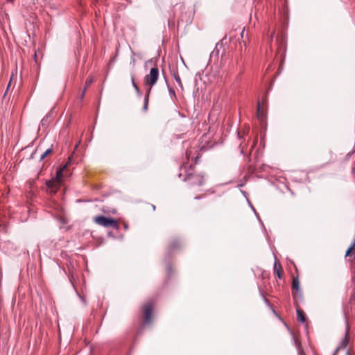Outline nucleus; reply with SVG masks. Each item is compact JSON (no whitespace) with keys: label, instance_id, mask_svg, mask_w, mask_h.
<instances>
[{"label":"nucleus","instance_id":"nucleus-1","mask_svg":"<svg viewBox=\"0 0 355 355\" xmlns=\"http://www.w3.org/2000/svg\"><path fill=\"white\" fill-rule=\"evenodd\" d=\"M180 171H184L185 175L183 179L184 181H187L191 185L202 186L204 184V177L200 174H193L191 165L190 168L187 170L186 166H182Z\"/></svg>","mask_w":355,"mask_h":355},{"label":"nucleus","instance_id":"nucleus-2","mask_svg":"<svg viewBox=\"0 0 355 355\" xmlns=\"http://www.w3.org/2000/svg\"><path fill=\"white\" fill-rule=\"evenodd\" d=\"M159 77V69L157 67H153L150 70V73L145 76V84L148 89H150L154 86Z\"/></svg>","mask_w":355,"mask_h":355},{"label":"nucleus","instance_id":"nucleus-3","mask_svg":"<svg viewBox=\"0 0 355 355\" xmlns=\"http://www.w3.org/2000/svg\"><path fill=\"white\" fill-rule=\"evenodd\" d=\"M94 221L103 227H112L114 228L118 227L117 222L111 218H107L103 216H98L95 217Z\"/></svg>","mask_w":355,"mask_h":355},{"label":"nucleus","instance_id":"nucleus-4","mask_svg":"<svg viewBox=\"0 0 355 355\" xmlns=\"http://www.w3.org/2000/svg\"><path fill=\"white\" fill-rule=\"evenodd\" d=\"M153 303L149 302L143 307V312L145 317V322L150 324L151 322V313L153 310Z\"/></svg>","mask_w":355,"mask_h":355},{"label":"nucleus","instance_id":"nucleus-5","mask_svg":"<svg viewBox=\"0 0 355 355\" xmlns=\"http://www.w3.org/2000/svg\"><path fill=\"white\" fill-rule=\"evenodd\" d=\"M297 317L299 321H300L302 323L305 322L306 317L302 310L297 309Z\"/></svg>","mask_w":355,"mask_h":355},{"label":"nucleus","instance_id":"nucleus-6","mask_svg":"<svg viewBox=\"0 0 355 355\" xmlns=\"http://www.w3.org/2000/svg\"><path fill=\"white\" fill-rule=\"evenodd\" d=\"M150 93V89H148V91L146 92V95H145L144 103V106H143V110L145 111V112L147 111V110H148V99H149Z\"/></svg>","mask_w":355,"mask_h":355},{"label":"nucleus","instance_id":"nucleus-7","mask_svg":"<svg viewBox=\"0 0 355 355\" xmlns=\"http://www.w3.org/2000/svg\"><path fill=\"white\" fill-rule=\"evenodd\" d=\"M173 78H174L175 80L176 81V83L178 84L179 87L182 89H183L182 83L181 81V78L178 72L173 73Z\"/></svg>","mask_w":355,"mask_h":355},{"label":"nucleus","instance_id":"nucleus-8","mask_svg":"<svg viewBox=\"0 0 355 355\" xmlns=\"http://www.w3.org/2000/svg\"><path fill=\"white\" fill-rule=\"evenodd\" d=\"M257 116L260 120H263V114L261 109V105H260L259 103H258V105H257Z\"/></svg>","mask_w":355,"mask_h":355},{"label":"nucleus","instance_id":"nucleus-9","mask_svg":"<svg viewBox=\"0 0 355 355\" xmlns=\"http://www.w3.org/2000/svg\"><path fill=\"white\" fill-rule=\"evenodd\" d=\"M131 80H132V86H133V87L135 88V91L137 92V94L138 95V96L141 97V92L139 87L137 86V85L135 83L134 77L133 76H132Z\"/></svg>","mask_w":355,"mask_h":355},{"label":"nucleus","instance_id":"nucleus-10","mask_svg":"<svg viewBox=\"0 0 355 355\" xmlns=\"http://www.w3.org/2000/svg\"><path fill=\"white\" fill-rule=\"evenodd\" d=\"M292 288L296 291L300 289V282L297 278H294L292 282Z\"/></svg>","mask_w":355,"mask_h":355},{"label":"nucleus","instance_id":"nucleus-11","mask_svg":"<svg viewBox=\"0 0 355 355\" xmlns=\"http://www.w3.org/2000/svg\"><path fill=\"white\" fill-rule=\"evenodd\" d=\"M354 248H355V239L353 241V242L351 243L349 248L347 250L346 253H345V257H348L350 254L351 252L354 250Z\"/></svg>","mask_w":355,"mask_h":355},{"label":"nucleus","instance_id":"nucleus-12","mask_svg":"<svg viewBox=\"0 0 355 355\" xmlns=\"http://www.w3.org/2000/svg\"><path fill=\"white\" fill-rule=\"evenodd\" d=\"M52 152V148H49L46 149L40 156V160L44 159L48 155Z\"/></svg>","mask_w":355,"mask_h":355},{"label":"nucleus","instance_id":"nucleus-13","mask_svg":"<svg viewBox=\"0 0 355 355\" xmlns=\"http://www.w3.org/2000/svg\"><path fill=\"white\" fill-rule=\"evenodd\" d=\"M63 177V173H62V169H58L57 171H56V179L58 180V181H60L61 179Z\"/></svg>","mask_w":355,"mask_h":355},{"label":"nucleus","instance_id":"nucleus-14","mask_svg":"<svg viewBox=\"0 0 355 355\" xmlns=\"http://www.w3.org/2000/svg\"><path fill=\"white\" fill-rule=\"evenodd\" d=\"M295 345L297 348L298 355H305L304 350L297 341H295Z\"/></svg>","mask_w":355,"mask_h":355},{"label":"nucleus","instance_id":"nucleus-15","mask_svg":"<svg viewBox=\"0 0 355 355\" xmlns=\"http://www.w3.org/2000/svg\"><path fill=\"white\" fill-rule=\"evenodd\" d=\"M92 82H93V79L92 78H88L85 81L84 88L87 89V87H89L91 85V84L92 83Z\"/></svg>","mask_w":355,"mask_h":355},{"label":"nucleus","instance_id":"nucleus-16","mask_svg":"<svg viewBox=\"0 0 355 355\" xmlns=\"http://www.w3.org/2000/svg\"><path fill=\"white\" fill-rule=\"evenodd\" d=\"M178 241H174L170 245V251L174 250L178 246Z\"/></svg>","mask_w":355,"mask_h":355},{"label":"nucleus","instance_id":"nucleus-17","mask_svg":"<svg viewBox=\"0 0 355 355\" xmlns=\"http://www.w3.org/2000/svg\"><path fill=\"white\" fill-rule=\"evenodd\" d=\"M274 270L275 271H277V276L279 278H281V275H280V270H279V268H277V261H275V263H274Z\"/></svg>","mask_w":355,"mask_h":355},{"label":"nucleus","instance_id":"nucleus-18","mask_svg":"<svg viewBox=\"0 0 355 355\" xmlns=\"http://www.w3.org/2000/svg\"><path fill=\"white\" fill-rule=\"evenodd\" d=\"M168 92H169V94L171 96V98H175V92L174 91V89L172 88V87H170L168 85Z\"/></svg>","mask_w":355,"mask_h":355},{"label":"nucleus","instance_id":"nucleus-19","mask_svg":"<svg viewBox=\"0 0 355 355\" xmlns=\"http://www.w3.org/2000/svg\"><path fill=\"white\" fill-rule=\"evenodd\" d=\"M166 270H167L168 275H170L171 273L172 272V267H171V266L167 265L166 266Z\"/></svg>","mask_w":355,"mask_h":355},{"label":"nucleus","instance_id":"nucleus-20","mask_svg":"<svg viewBox=\"0 0 355 355\" xmlns=\"http://www.w3.org/2000/svg\"><path fill=\"white\" fill-rule=\"evenodd\" d=\"M46 186H47L48 187H53V181L50 180V181L46 182Z\"/></svg>","mask_w":355,"mask_h":355},{"label":"nucleus","instance_id":"nucleus-21","mask_svg":"<svg viewBox=\"0 0 355 355\" xmlns=\"http://www.w3.org/2000/svg\"><path fill=\"white\" fill-rule=\"evenodd\" d=\"M67 165H68V164L67 163L66 164H64L62 167H60L59 169H62V173H63L64 171L67 168Z\"/></svg>","mask_w":355,"mask_h":355},{"label":"nucleus","instance_id":"nucleus-22","mask_svg":"<svg viewBox=\"0 0 355 355\" xmlns=\"http://www.w3.org/2000/svg\"><path fill=\"white\" fill-rule=\"evenodd\" d=\"M263 300H264L265 303H266L268 306H270V302H269V300H268L266 297H265L264 296H263Z\"/></svg>","mask_w":355,"mask_h":355},{"label":"nucleus","instance_id":"nucleus-23","mask_svg":"<svg viewBox=\"0 0 355 355\" xmlns=\"http://www.w3.org/2000/svg\"><path fill=\"white\" fill-rule=\"evenodd\" d=\"M86 89H87L86 88H83V92H82L81 96H80L81 99H83V98L84 95H85V92H86Z\"/></svg>","mask_w":355,"mask_h":355},{"label":"nucleus","instance_id":"nucleus-24","mask_svg":"<svg viewBox=\"0 0 355 355\" xmlns=\"http://www.w3.org/2000/svg\"><path fill=\"white\" fill-rule=\"evenodd\" d=\"M47 119H48V117L46 116V118H44V119L42 120L41 123H42V125H44L45 122L47 121Z\"/></svg>","mask_w":355,"mask_h":355},{"label":"nucleus","instance_id":"nucleus-25","mask_svg":"<svg viewBox=\"0 0 355 355\" xmlns=\"http://www.w3.org/2000/svg\"><path fill=\"white\" fill-rule=\"evenodd\" d=\"M182 176V173H180L179 174V177H180V178H181Z\"/></svg>","mask_w":355,"mask_h":355},{"label":"nucleus","instance_id":"nucleus-26","mask_svg":"<svg viewBox=\"0 0 355 355\" xmlns=\"http://www.w3.org/2000/svg\"><path fill=\"white\" fill-rule=\"evenodd\" d=\"M153 209L154 210L155 209V205H153Z\"/></svg>","mask_w":355,"mask_h":355},{"label":"nucleus","instance_id":"nucleus-27","mask_svg":"<svg viewBox=\"0 0 355 355\" xmlns=\"http://www.w3.org/2000/svg\"><path fill=\"white\" fill-rule=\"evenodd\" d=\"M12 0H7L8 2L12 1Z\"/></svg>","mask_w":355,"mask_h":355}]
</instances>
